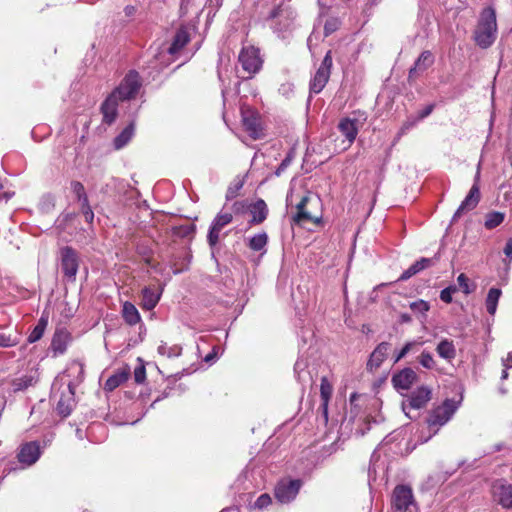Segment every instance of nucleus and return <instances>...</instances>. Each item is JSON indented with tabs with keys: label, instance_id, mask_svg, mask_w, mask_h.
<instances>
[{
	"label": "nucleus",
	"instance_id": "f257e3e1",
	"mask_svg": "<svg viewBox=\"0 0 512 512\" xmlns=\"http://www.w3.org/2000/svg\"><path fill=\"white\" fill-rule=\"evenodd\" d=\"M497 36V20H496V12L492 7L484 8L478 20V23L474 30V41L475 43L486 49L490 47Z\"/></svg>",
	"mask_w": 512,
	"mask_h": 512
},
{
	"label": "nucleus",
	"instance_id": "f03ea898",
	"mask_svg": "<svg viewBox=\"0 0 512 512\" xmlns=\"http://www.w3.org/2000/svg\"><path fill=\"white\" fill-rule=\"evenodd\" d=\"M289 2L290 0H273V6L266 18L279 32L288 31L293 26L296 14Z\"/></svg>",
	"mask_w": 512,
	"mask_h": 512
},
{
	"label": "nucleus",
	"instance_id": "7ed1b4c3",
	"mask_svg": "<svg viewBox=\"0 0 512 512\" xmlns=\"http://www.w3.org/2000/svg\"><path fill=\"white\" fill-rule=\"evenodd\" d=\"M141 86L139 73L136 70H130L111 93L115 94L122 102L129 101L137 96Z\"/></svg>",
	"mask_w": 512,
	"mask_h": 512
},
{
	"label": "nucleus",
	"instance_id": "20e7f679",
	"mask_svg": "<svg viewBox=\"0 0 512 512\" xmlns=\"http://www.w3.org/2000/svg\"><path fill=\"white\" fill-rule=\"evenodd\" d=\"M61 271L68 281H75L80 265L78 252L71 246L60 249Z\"/></svg>",
	"mask_w": 512,
	"mask_h": 512
},
{
	"label": "nucleus",
	"instance_id": "39448f33",
	"mask_svg": "<svg viewBox=\"0 0 512 512\" xmlns=\"http://www.w3.org/2000/svg\"><path fill=\"white\" fill-rule=\"evenodd\" d=\"M319 200L313 199L309 194L303 196L300 202L296 205V213L293 216V222L297 225L305 223L319 224L321 222V215L314 214L310 205L317 204Z\"/></svg>",
	"mask_w": 512,
	"mask_h": 512
},
{
	"label": "nucleus",
	"instance_id": "423d86ee",
	"mask_svg": "<svg viewBox=\"0 0 512 512\" xmlns=\"http://www.w3.org/2000/svg\"><path fill=\"white\" fill-rule=\"evenodd\" d=\"M332 65V52L329 50L324 56L320 67L317 69L314 77L310 82L311 92L318 94L324 89L330 78Z\"/></svg>",
	"mask_w": 512,
	"mask_h": 512
},
{
	"label": "nucleus",
	"instance_id": "0eeeda50",
	"mask_svg": "<svg viewBox=\"0 0 512 512\" xmlns=\"http://www.w3.org/2000/svg\"><path fill=\"white\" fill-rule=\"evenodd\" d=\"M458 403L453 399H446L442 405L434 408L427 418L429 426H442L450 420L456 412Z\"/></svg>",
	"mask_w": 512,
	"mask_h": 512
},
{
	"label": "nucleus",
	"instance_id": "6e6552de",
	"mask_svg": "<svg viewBox=\"0 0 512 512\" xmlns=\"http://www.w3.org/2000/svg\"><path fill=\"white\" fill-rule=\"evenodd\" d=\"M238 59L249 77H252L261 69L262 59L260 58L259 49L254 46L243 47Z\"/></svg>",
	"mask_w": 512,
	"mask_h": 512
},
{
	"label": "nucleus",
	"instance_id": "1a4fd4ad",
	"mask_svg": "<svg viewBox=\"0 0 512 512\" xmlns=\"http://www.w3.org/2000/svg\"><path fill=\"white\" fill-rule=\"evenodd\" d=\"M301 484L299 479L281 480L275 487V497L281 503H288L297 496Z\"/></svg>",
	"mask_w": 512,
	"mask_h": 512
},
{
	"label": "nucleus",
	"instance_id": "9d476101",
	"mask_svg": "<svg viewBox=\"0 0 512 512\" xmlns=\"http://www.w3.org/2000/svg\"><path fill=\"white\" fill-rule=\"evenodd\" d=\"M414 503L412 489L406 485H397L392 494V507L395 511L405 512Z\"/></svg>",
	"mask_w": 512,
	"mask_h": 512
},
{
	"label": "nucleus",
	"instance_id": "9b49d317",
	"mask_svg": "<svg viewBox=\"0 0 512 512\" xmlns=\"http://www.w3.org/2000/svg\"><path fill=\"white\" fill-rule=\"evenodd\" d=\"M479 177H480V168L478 167L477 172H476L475 182L472 185L468 195L465 197V199L462 201L461 205L455 212V214L453 216L454 219L461 217V215L464 212L473 210L478 205V203L480 201V197H481L480 189H479V185H478Z\"/></svg>",
	"mask_w": 512,
	"mask_h": 512
},
{
	"label": "nucleus",
	"instance_id": "f8f14e48",
	"mask_svg": "<svg viewBox=\"0 0 512 512\" xmlns=\"http://www.w3.org/2000/svg\"><path fill=\"white\" fill-rule=\"evenodd\" d=\"M432 398V390L427 386H420L412 391L408 396V407L412 409L424 408ZM403 410L407 408V404L403 402Z\"/></svg>",
	"mask_w": 512,
	"mask_h": 512
},
{
	"label": "nucleus",
	"instance_id": "ddd939ff",
	"mask_svg": "<svg viewBox=\"0 0 512 512\" xmlns=\"http://www.w3.org/2000/svg\"><path fill=\"white\" fill-rule=\"evenodd\" d=\"M122 102L115 94L110 93L100 106V112L103 116V123L113 124L118 116V105Z\"/></svg>",
	"mask_w": 512,
	"mask_h": 512
},
{
	"label": "nucleus",
	"instance_id": "4468645a",
	"mask_svg": "<svg viewBox=\"0 0 512 512\" xmlns=\"http://www.w3.org/2000/svg\"><path fill=\"white\" fill-rule=\"evenodd\" d=\"M233 220V216L231 213H222V214H218L210 229H209V233H208V236H207V240H208V243L211 247H214L218 244L219 242V234L221 232V230L228 224H230Z\"/></svg>",
	"mask_w": 512,
	"mask_h": 512
},
{
	"label": "nucleus",
	"instance_id": "2eb2a0df",
	"mask_svg": "<svg viewBox=\"0 0 512 512\" xmlns=\"http://www.w3.org/2000/svg\"><path fill=\"white\" fill-rule=\"evenodd\" d=\"M434 63L433 54L429 50L423 51L409 69L408 81H415L423 72H425Z\"/></svg>",
	"mask_w": 512,
	"mask_h": 512
},
{
	"label": "nucleus",
	"instance_id": "dca6fc26",
	"mask_svg": "<svg viewBox=\"0 0 512 512\" xmlns=\"http://www.w3.org/2000/svg\"><path fill=\"white\" fill-rule=\"evenodd\" d=\"M40 454L39 444L33 441L25 443L20 447L17 458L20 463L30 466L39 459Z\"/></svg>",
	"mask_w": 512,
	"mask_h": 512
},
{
	"label": "nucleus",
	"instance_id": "f3484780",
	"mask_svg": "<svg viewBox=\"0 0 512 512\" xmlns=\"http://www.w3.org/2000/svg\"><path fill=\"white\" fill-rule=\"evenodd\" d=\"M417 375L411 368H404L392 377V384L397 390H408L416 381Z\"/></svg>",
	"mask_w": 512,
	"mask_h": 512
},
{
	"label": "nucleus",
	"instance_id": "a211bd4d",
	"mask_svg": "<svg viewBox=\"0 0 512 512\" xmlns=\"http://www.w3.org/2000/svg\"><path fill=\"white\" fill-rule=\"evenodd\" d=\"M493 493L500 505L512 509V484L497 482L493 486Z\"/></svg>",
	"mask_w": 512,
	"mask_h": 512
},
{
	"label": "nucleus",
	"instance_id": "6ab92c4d",
	"mask_svg": "<svg viewBox=\"0 0 512 512\" xmlns=\"http://www.w3.org/2000/svg\"><path fill=\"white\" fill-rule=\"evenodd\" d=\"M162 290L155 286L144 287L141 292V307L152 310L160 300Z\"/></svg>",
	"mask_w": 512,
	"mask_h": 512
},
{
	"label": "nucleus",
	"instance_id": "aec40b11",
	"mask_svg": "<svg viewBox=\"0 0 512 512\" xmlns=\"http://www.w3.org/2000/svg\"><path fill=\"white\" fill-rule=\"evenodd\" d=\"M339 132L346 138L348 145H352L358 135L357 120L351 118H342L337 126Z\"/></svg>",
	"mask_w": 512,
	"mask_h": 512
},
{
	"label": "nucleus",
	"instance_id": "412c9836",
	"mask_svg": "<svg viewBox=\"0 0 512 512\" xmlns=\"http://www.w3.org/2000/svg\"><path fill=\"white\" fill-rule=\"evenodd\" d=\"M242 123L249 135L257 139L260 136V122L258 115L251 110L242 112Z\"/></svg>",
	"mask_w": 512,
	"mask_h": 512
},
{
	"label": "nucleus",
	"instance_id": "4be33fe9",
	"mask_svg": "<svg viewBox=\"0 0 512 512\" xmlns=\"http://www.w3.org/2000/svg\"><path fill=\"white\" fill-rule=\"evenodd\" d=\"M71 340L70 333L65 329H56L52 341H51V349L54 353V356L59 354H63L67 345Z\"/></svg>",
	"mask_w": 512,
	"mask_h": 512
},
{
	"label": "nucleus",
	"instance_id": "5701e85b",
	"mask_svg": "<svg viewBox=\"0 0 512 512\" xmlns=\"http://www.w3.org/2000/svg\"><path fill=\"white\" fill-rule=\"evenodd\" d=\"M248 209L252 215V218L249 221L251 225H258L263 223L268 216V207L263 199H258L252 203Z\"/></svg>",
	"mask_w": 512,
	"mask_h": 512
},
{
	"label": "nucleus",
	"instance_id": "b1692460",
	"mask_svg": "<svg viewBox=\"0 0 512 512\" xmlns=\"http://www.w3.org/2000/svg\"><path fill=\"white\" fill-rule=\"evenodd\" d=\"M438 258H421L415 263H413L408 269H406L401 276L399 277L400 281H406L412 276L416 275L417 273L421 272L422 270L434 265L435 261H437Z\"/></svg>",
	"mask_w": 512,
	"mask_h": 512
},
{
	"label": "nucleus",
	"instance_id": "393cba45",
	"mask_svg": "<svg viewBox=\"0 0 512 512\" xmlns=\"http://www.w3.org/2000/svg\"><path fill=\"white\" fill-rule=\"evenodd\" d=\"M130 375V368L125 367L123 369H120L116 371L113 375H111L104 384V390L108 392H112L117 387H119L121 384H123L125 381L128 380Z\"/></svg>",
	"mask_w": 512,
	"mask_h": 512
},
{
	"label": "nucleus",
	"instance_id": "a878e982",
	"mask_svg": "<svg viewBox=\"0 0 512 512\" xmlns=\"http://www.w3.org/2000/svg\"><path fill=\"white\" fill-rule=\"evenodd\" d=\"M389 347L390 344L388 342L380 343L372 352L367 363V367L370 368L371 370L373 368L377 369L386 358Z\"/></svg>",
	"mask_w": 512,
	"mask_h": 512
},
{
	"label": "nucleus",
	"instance_id": "bb28decb",
	"mask_svg": "<svg viewBox=\"0 0 512 512\" xmlns=\"http://www.w3.org/2000/svg\"><path fill=\"white\" fill-rule=\"evenodd\" d=\"M190 41V35L185 27H181L177 30L172 44L168 51L170 54H175L182 50Z\"/></svg>",
	"mask_w": 512,
	"mask_h": 512
},
{
	"label": "nucleus",
	"instance_id": "cd10ccee",
	"mask_svg": "<svg viewBox=\"0 0 512 512\" xmlns=\"http://www.w3.org/2000/svg\"><path fill=\"white\" fill-rule=\"evenodd\" d=\"M135 132V123H129L119 135H117L113 140V146L115 150H120L124 148L132 139Z\"/></svg>",
	"mask_w": 512,
	"mask_h": 512
},
{
	"label": "nucleus",
	"instance_id": "c85d7f7f",
	"mask_svg": "<svg viewBox=\"0 0 512 512\" xmlns=\"http://www.w3.org/2000/svg\"><path fill=\"white\" fill-rule=\"evenodd\" d=\"M268 235L266 232L255 234L248 240V247L255 252H266L265 247L268 244Z\"/></svg>",
	"mask_w": 512,
	"mask_h": 512
},
{
	"label": "nucleus",
	"instance_id": "c756f323",
	"mask_svg": "<svg viewBox=\"0 0 512 512\" xmlns=\"http://www.w3.org/2000/svg\"><path fill=\"white\" fill-rule=\"evenodd\" d=\"M501 294L502 292L499 288L493 287L488 291L486 298V310L491 316H493L496 312L497 304Z\"/></svg>",
	"mask_w": 512,
	"mask_h": 512
},
{
	"label": "nucleus",
	"instance_id": "7c9ffc66",
	"mask_svg": "<svg viewBox=\"0 0 512 512\" xmlns=\"http://www.w3.org/2000/svg\"><path fill=\"white\" fill-rule=\"evenodd\" d=\"M505 219V213L499 211H491L485 215L484 227L488 230H492L503 223Z\"/></svg>",
	"mask_w": 512,
	"mask_h": 512
},
{
	"label": "nucleus",
	"instance_id": "2f4dec72",
	"mask_svg": "<svg viewBox=\"0 0 512 512\" xmlns=\"http://www.w3.org/2000/svg\"><path fill=\"white\" fill-rule=\"evenodd\" d=\"M37 383V379L32 375H24L19 378H15L12 381V387L15 392L27 389Z\"/></svg>",
	"mask_w": 512,
	"mask_h": 512
},
{
	"label": "nucleus",
	"instance_id": "473e14b6",
	"mask_svg": "<svg viewBox=\"0 0 512 512\" xmlns=\"http://www.w3.org/2000/svg\"><path fill=\"white\" fill-rule=\"evenodd\" d=\"M181 352H182V347L177 344L170 346L166 342H162L158 346V353L162 356H167L169 358L177 357L181 354Z\"/></svg>",
	"mask_w": 512,
	"mask_h": 512
},
{
	"label": "nucleus",
	"instance_id": "72a5a7b5",
	"mask_svg": "<svg viewBox=\"0 0 512 512\" xmlns=\"http://www.w3.org/2000/svg\"><path fill=\"white\" fill-rule=\"evenodd\" d=\"M437 353L444 359H452L455 357V348L452 344V342H449L447 340L441 341L437 345Z\"/></svg>",
	"mask_w": 512,
	"mask_h": 512
},
{
	"label": "nucleus",
	"instance_id": "f704fd0d",
	"mask_svg": "<svg viewBox=\"0 0 512 512\" xmlns=\"http://www.w3.org/2000/svg\"><path fill=\"white\" fill-rule=\"evenodd\" d=\"M122 315L124 320H141L135 305L128 301L123 304Z\"/></svg>",
	"mask_w": 512,
	"mask_h": 512
},
{
	"label": "nucleus",
	"instance_id": "c9c22d12",
	"mask_svg": "<svg viewBox=\"0 0 512 512\" xmlns=\"http://www.w3.org/2000/svg\"><path fill=\"white\" fill-rule=\"evenodd\" d=\"M333 393V386L328 381L327 377L321 378L320 383V397L321 401L329 402Z\"/></svg>",
	"mask_w": 512,
	"mask_h": 512
},
{
	"label": "nucleus",
	"instance_id": "e433bc0d",
	"mask_svg": "<svg viewBox=\"0 0 512 512\" xmlns=\"http://www.w3.org/2000/svg\"><path fill=\"white\" fill-rule=\"evenodd\" d=\"M457 282L459 285V288L466 294H470L474 292L476 289V285L470 281V279L466 276V274L461 273L457 277Z\"/></svg>",
	"mask_w": 512,
	"mask_h": 512
},
{
	"label": "nucleus",
	"instance_id": "4c0bfd02",
	"mask_svg": "<svg viewBox=\"0 0 512 512\" xmlns=\"http://www.w3.org/2000/svg\"><path fill=\"white\" fill-rule=\"evenodd\" d=\"M47 322H38V324L34 327V329L31 331V333L28 336V342L34 343L41 339V337L44 334V331L46 329Z\"/></svg>",
	"mask_w": 512,
	"mask_h": 512
},
{
	"label": "nucleus",
	"instance_id": "58836bf2",
	"mask_svg": "<svg viewBox=\"0 0 512 512\" xmlns=\"http://www.w3.org/2000/svg\"><path fill=\"white\" fill-rule=\"evenodd\" d=\"M70 185L72 192L79 202L88 198L84 185L80 181H72Z\"/></svg>",
	"mask_w": 512,
	"mask_h": 512
},
{
	"label": "nucleus",
	"instance_id": "ea45409f",
	"mask_svg": "<svg viewBox=\"0 0 512 512\" xmlns=\"http://www.w3.org/2000/svg\"><path fill=\"white\" fill-rule=\"evenodd\" d=\"M411 310L416 316L424 315L429 310V304L424 300H418L410 304Z\"/></svg>",
	"mask_w": 512,
	"mask_h": 512
},
{
	"label": "nucleus",
	"instance_id": "a19ab883",
	"mask_svg": "<svg viewBox=\"0 0 512 512\" xmlns=\"http://www.w3.org/2000/svg\"><path fill=\"white\" fill-rule=\"evenodd\" d=\"M81 212L87 223H92L94 219V212L89 204V199L81 201Z\"/></svg>",
	"mask_w": 512,
	"mask_h": 512
},
{
	"label": "nucleus",
	"instance_id": "79ce46f5",
	"mask_svg": "<svg viewBox=\"0 0 512 512\" xmlns=\"http://www.w3.org/2000/svg\"><path fill=\"white\" fill-rule=\"evenodd\" d=\"M458 291V288L454 285H451L449 287H446L440 292V299L445 303H451L452 302V296L454 293Z\"/></svg>",
	"mask_w": 512,
	"mask_h": 512
},
{
	"label": "nucleus",
	"instance_id": "37998d69",
	"mask_svg": "<svg viewBox=\"0 0 512 512\" xmlns=\"http://www.w3.org/2000/svg\"><path fill=\"white\" fill-rule=\"evenodd\" d=\"M139 361L140 365L134 369V380L137 384H142L146 379V369L141 359Z\"/></svg>",
	"mask_w": 512,
	"mask_h": 512
},
{
	"label": "nucleus",
	"instance_id": "c03bdc74",
	"mask_svg": "<svg viewBox=\"0 0 512 512\" xmlns=\"http://www.w3.org/2000/svg\"><path fill=\"white\" fill-rule=\"evenodd\" d=\"M419 120L415 117L413 119L409 118L407 119L401 126L398 134H397V137H396V140H399L403 135H405L407 133L408 130H410L411 128H413L417 122Z\"/></svg>",
	"mask_w": 512,
	"mask_h": 512
},
{
	"label": "nucleus",
	"instance_id": "a18cd8bd",
	"mask_svg": "<svg viewBox=\"0 0 512 512\" xmlns=\"http://www.w3.org/2000/svg\"><path fill=\"white\" fill-rule=\"evenodd\" d=\"M56 410L62 417H67L70 415L72 408L68 402H66L63 398H60L57 403Z\"/></svg>",
	"mask_w": 512,
	"mask_h": 512
},
{
	"label": "nucleus",
	"instance_id": "49530a36",
	"mask_svg": "<svg viewBox=\"0 0 512 512\" xmlns=\"http://www.w3.org/2000/svg\"><path fill=\"white\" fill-rule=\"evenodd\" d=\"M419 362L427 369H431L434 365L433 357L429 352H422L419 357Z\"/></svg>",
	"mask_w": 512,
	"mask_h": 512
},
{
	"label": "nucleus",
	"instance_id": "de8ad7c7",
	"mask_svg": "<svg viewBox=\"0 0 512 512\" xmlns=\"http://www.w3.org/2000/svg\"><path fill=\"white\" fill-rule=\"evenodd\" d=\"M272 500L271 497L268 494H262L260 495L257 500L254 503V507L258 509L266 508L271 504Z\"/></svg>",
	"mask_w": 512,
	"mask_h": 512
},
{
	"label": "nucleus",
	"instance_id": "09e8293b",
	"mask_svg": "<svg viewBox=\"0 0 512 512\" xmlns=\"http://www.w3.org/2000/svg\"><path fill=\"white\" fill-rule=\"evenodd\" d=\"M337 27H338V20L336 18L327 20L324 25L325 35L327 36V35L333 33L334 31H336Z\"/></svg>",
	"mask_w": 512,
	"mask_h": 512
},
{
	"label": "nucleus",
	"instance_id": "8fccbe9b",
	"mask_svg": "<svg viewBox=\"0 0 512 512\" xmlns=\"http://www.w3.org/2000/svg\"><path fill=\"white\" fill-rule=\"evenodd\" d=\"M293 155L292 152L288 153L286 157L282 160L280 165L278 166L276 170V175H280L292 162Z\"/></svg>",
	"mask_w": 512,
	"mask_h": 512
},
{
	"label": "nucleus",
	"instance_id": "3c124183",
	"mask_svg": "<svg viewBox=\"0 0 512 512\" xmlns=\"http://www.w3.org/2000/svg\"><path fill=\"white\" fill-rule=\"evenodd\" d=\"M435 104H429L424 109L418 112L416 118L420 121L428 117L434 110Z\"/></svg>",
	"mask_w": 512,
	"mask_h": 512
},
{
	"label": "nucleus",
	"instance_id": "603ef678",
	"mask_svg": "<svg viewBox=\"0 0 512 512\" xmlns=\"http://www.w3.org/2000/svg\"><path fill=\"white\" fill-rule=\"evenodd\" d=\"M328 405H329V402L321 401V404L319 406V412L321 413V416L323 418V422L325 425H327L328 420H329Z\"/></svg>",
	"mask_w": 512,
	"mask_h": 512
},
{
	"label": "nucleus",
	"instance_id": "864d4df0",
	"mask_svg": "<svg viewBox=\"0 0 512 512\" xmlns=\"http://www.w3.org/2000/svg\"><path fill=\"white\" fill-rule=\"evenodd\" d=\"M414 345H415V342L406 343L405 346L397 354V356L395 358V362H398L403 357H405Z\"/></svg>",
	"mask_w": 512,
	"mask_h": 512
},
{
	"label": "nucleus",
	"instance_id": "5fc2aeb1",
	"mask_svg": "<svg viewBox=\"0 0 512 512\" xmlns=\"http://www.w3.org/2000/svg\"><path fill=\"white\" fill-rule=\"evenodd\" d=\"M242 186H243V183L238 182L235 184L234 187H229L227 190L226 198L229 200V199H233L234 197H236L238 194V191L242 188Z\"/></svg>",
	"mask_w": 512,
	"mask_h": 512
},
{
	"label": "nucleus",
	"instance_id": "6e6d98bb",
	"mask_svg": "<svg viewBox=\"0 0 512 512\" xmlns=\"http://www.w3.org/2000/svg\"><path fill=\"white\" fill-rule=\"evenodd\" d=\"M14 193H11L4 188L3 182L0 180V200H8Z\"/></svg>",
	"mask_w": 512,
	"mask_h": 512
},
{
	"label": "nucleus",
	"instance_id": "4d7b16f0",
	"mask_svg": "<svg viewBox=\"0 0 512 512\" xmlns=\"http://www.w3.org/2000/svg\"><path fill=\"white\" fill-rule=\"evenodd\" d=\"M232 208L235 213H240L247 208V205L244 201H236L233 204Z\"/></svg>",
	"mask_w": 512,
	"mask_h": 512
},
{
	"label": "nucleus",
	"instance_id": "13d9d810",
	"mask_svg": "<svg viewBox=\"0 0 512 512\" xmlns=\"http://www.w3.org/2000/svg\"><path fill=\"white\" fill-rule=\"evenodd\" d=\"M13 345L14 343L12 342L10 337L0 334V347H10Z\"/></svg>",
	"mask_w": 512,
	"mask_h": 512
},
{
	"label": "nucleus",
	"instance_id": "bf43d9fd",
	"mask_svg": "<svg viewBox=\"0 0 512 512\" xmlns=\"http://www.w3.org/2000/svg\"><path fill=\"white\" fill-rule=\"evenodd\" d=\"M504 254L508 258H512V238L508 239V241L506 242V245L504 247Z\"/></svg>",
	"mask_w": 512,
	"mask_h": 512
},
{
	"label": "nucleus",
	"instance_id": "052dcab7",
	"mask_svg": "<svg viewBox=\"0 0 512 512\" xmlns=\"http://www.w3.org/2000/svg\"><path fill=\"white\" fill-rule=\"evenodd\" d=\"M124 13L127 17H131L136 13V7L133 5H127L124 8Z\"/></svg>",
	"mask_w": 512,
	"mask_h": 512
},
{
	"label": "nucleus",
	"instance_id": "680f3d73",
	"mask_svg": "<svg viewBox=\"0 0 512 512\" xmlns=\"http://www.w3.org/2000/svg\"><path fill=\"white\" fill-rule=\"evenodd\" d=\"M381 0H367L366 4H365V9L368 10V9H371L375 6H377L379 3H380Z\"/></svg>",
	"mask_w": 512,
	"mask_h": 512
},
{
	"label": "nucleus",
	"instance_id": "e2e57ef3",
	"mask_svg": "<svg viewBox=\"0 0 512 512\" xmlns=\"http://www.w3.org/2000/svg\"><path fill=\"white\" fill-rule=\"evenodd\" d=\"M215 358H216V352H215V350H213V352L206 355V357L204 358V361L209 363V362H212Z\"/></svg>",
	"mask_w": 512,
	"mask_h": 512
},
{
	"label": "nucleus",
	"instance_id": "0e129e2a",
	"mask_svg": "<svg viewBox=\"0 0 512 512\" xmlns=\"http://www.w3.org/2000/svg\"><path fill=\"white\" fill-rule=\"evenodd\" d=\"M223 4V0H216V6L221 7Z\"/></svg>",
	"mask_w": 512,
	"mask_h": 512
},
{
	"label": "nucleus",
	"instance_id": "69168bd1",
	"mask_svg": "<svg viewBox=\"0 0 512 512\" xmlns=\"http://www.w3.org/2000/svg\"><path fill=\"white\" fill-rule=\"evenodd\" d=\"M402 320H403V321L410 320V317H409V316H407V315H403V316H402Z\"/></svg>",
	"mask_w": 512,
	"mask_h": 512
},
{
	"label": "nucleus",
	"instance_id": "338daca9",
	"mask_svg": "<svg viewBox=\"0 0 512 512\" xmlns=\"http://www.w3.org/2000/svg\"><path fill=\"white\" fill-rule=\"evenodd\" d=\"M353 399H356V395L355 394H352L351 397H350V401H353Z\"/></svg>",
	"mask_w": 512,
	"mask_h": 512
},
{
	"label": "nucleus",
	"instance_id": "774afa93",
	"mask_svg": "<svg viewBox=\"0 0 512 512\" xmlns=\"http://www.w3.org/2000/svg\"><path fill=\"white\" fill-rule=\"evenodd\" d=\"M503 378H506L507 377V372L505 370H503Z\"/></svg>",
	"mask_w": 512,
	"mask_h": 512
}]
</instances>
